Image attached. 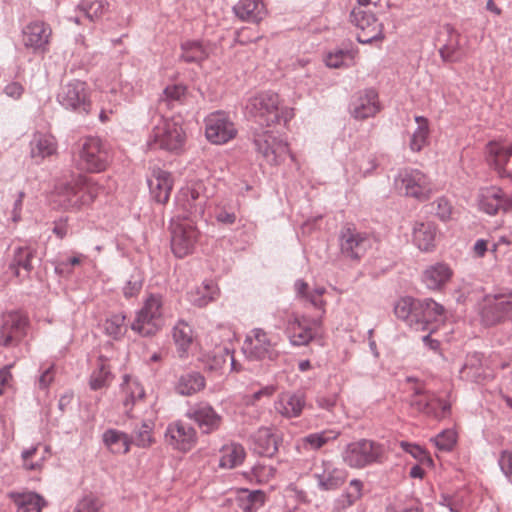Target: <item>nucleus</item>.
I'll list each match as a JSON object with an SVG mask.
<instances>
[{
  "label": "nucleus",
  "mask_w": 512,
  "mask_h": 512,
  "mask_svg": "<svg viewBox=\"0 0 512 512\" xmlns=\"http://www.w3.org/2000/svg\"><path fill=\"white\" fill-rule=\"evenodd\" d=\"M100 187L91 178L78 176L70 182H58L51 194L52 203L65 210H77L90 205Z\"/></svg>",
  "instance_id": "f257e3e1"
},
{
  "label": "nucleus",
  "mask_w": 512,
  "mask_h": 512,
  "mask_svg": "<svg viewBox=\"0 0 512 512\" xmlns=\"http://www.w3.org/2000/svg\"><path fill=\"white\" fill-rule=\"evenodd\" d=\"M75 166L88 173H100L112 161L110 146L98 137L88 136L79 139L73 146Z\"/></svg>",
  "instance_id": "f03ea898"
},
{
  "label": "nucleus",
  "mask_w": 512,
  "mask_h": 512,
  "mask_svg": "<svg viewBox=\"0 0 512 512\" xmlns=\"http://www.w3.org/2000/svg\"><path fill=\"white\" fill-rule=\"evenodd\" d=\"M247 113L258 119L261 126H286L294 117L292 108H281L279 95L273 91H265L249 99Z\"/></svg>",
  "instance_id": "7ed1b4c3"
},
{
  "label": "nucleus",
  "mask_w": 512,
  "mask_h": 512,
  "mask_svg": "<svg viewBox=\"0 0 512 512\" xmlns=\"http://www.w3.org/2000/svg\"><path fill=\"white\" fill-rule=\"evenodd\" d=\"M343 462L350 468L362 469L373 464L383 463L385 449L382 444L360 439L345 446L341 453Z\"/></svg>",
  "instance_id": "20e7f679"
},
{
  "label": "nucleus",
  "mask_w": 512,
  "mask_h": 512,
  "mask_svg": "<svg viewBox=\"0 0 512 512\" xmlns=\"http://www.w3.org/2000/svg\"><path fill=\"white\" fill-rule=\"evenodd\" d=\"M163 297L160 294H150L141 309L136 313L130 327L141 336H152L162 327Z\"/></svg>",
  "instance_id": "39448f33"
},
{
  "label": "nucleus",
  "mask_w": 512,
  "mask_h": 512,
  "mask_svg": "<svg viewBox=\"0 0 512 512\" xmlns=\"http://www.w3.org/2000/svg\"><path fill=\"white\" fill-rule=\"evenodd\" d=\"M480 318L489 327L512 321V291L485 295L481 303Z\"/></svg>",
  "instance_id": "423d86ee"
},
{
  "label": "nucleus",
  "mask_w": 512,
  "mask_h": 512,
  "mask_svg": "<svg viewBox=\"0 0 512 512\" xmlns=\"http://www.w3.org/2000/svg\"><path fill=\"white\" fill-rule=\"evenodd\" d=\"M410 406L415 411L435 420H442L451 413V404L440 398L435 392L418 383L413 390Z\"/></svg>",
  "instance_id": "0eeeda50"
},
{
  "label": "nucleus",
  "mask_w": 512,
  "mask_h": 512,
  "mask_svg": "<svg viewBox=\"0 0 512 512\" xmlns=\"http://www.w3.org/2000/svg\"><path fill=\"white\" fill-rule=\"evenodd\" d=\"M338 242L341 255L352 261H360L372 247L371 236L349 223L341 228Z\"/></svg>",
  "instance_id": "6e6552de"
},
{
  "label": "nucleus",
  "mask_w": 512,
  "mask_h": 512,
  "mask_svg": "<svg viewBox=\"0 0 512 512\" xmlns=\"http://www.w3.org/2000/svg\"><path fill=\"white\" fill-rule=\"evenodd\" d=\"M349 19L357 29L356 38L359 43L371 44L384 40L383 23L377 19L374 13L362 7H354L350 12Z\"/></svg>",
  "instance_id": "1a4fd4ad"
},
{
  "label": "nucleus",
  "mask_w": 512,
  "mask_h": 512,
  "mask_svg": "<svg viewBox=\"0 0 512 512\" xmlns=\"http://www.w3.org/2000/svg\"><path fill=\"white\" fill-rule=\"evenodd\" d=\"M286 334L291 345L306 346L322 334V317L292 315L287 321Z\"/></svg>",
  "instance_id": "9d476101"
},
{
  "label": "nucleus",
  "mask_w": 512,
  "mask_h": 512,
  "mask_svg": "<svg viewBox=\"0 0 512 512\" xmlns=\"http://www.w3.org/2000/svg\"><path fill=\"white\" fill-rule=\"evenodd\" d=\"M59 104L67 110L80 114H89L92 103L86 82L71 80L60 88L57 95Z\"/></svg>",
  "instance_id": "9b49d317"
},
{
  "label": "nucleus",
  "mask_w": 512,
  "mask_h": 512,
  "mask_svg": "<svg viewBox=\"0 0 512 512\" xmlns=\"http://www.w3.org/2000/svg\"><path fill=\"white\" fill-rule=\"evenodd\" d=\"M207 196L201 192V185L182 187L176 195L175 204L183 221H195L203 217Z\"/></svg>",
  "instance_id": "f8f14e48"
},
{
  "label": "nucleus",
  "mask_w": 512,
  "mask_h": 512,
  "mask_svg": "<svg viewBox=\"0 0 512 512\" xmlns=\"http://www.w3.org/2000/svg\"><path fill=\"white\" fill-rule=\"evenodd\" d=\"M477 202L479 210L491 216L512 211V195L498 186L481 188Z\"/></svg>",
  "instance_id": "ddd939ff"
},
{
  "label": "nucleus",
  "mask_w": 512,
  "mask_h": 512,
  "mask_svg": "<svg viewBox=\"0 0 512 512\" xmlns=\"http://www.w3.org/2000/svg\"><path fill=\"white\" fill-rule=\"evenodd\" d=\"M199 231L192 221L172 222L171 249L178 258L191 254L198 240Z\"/></svg>",
  "instance_id": "4468645a"
},
{
  "label": "nucleus",
  "mask_w": 512,
  "mask_h": 512,
  "mask_svg": "<svg viewBox=\"0 0 512 512\" xmlns=\"http://www.w3.org/2000/svg\"><path fill=\"white\" fill-rule=\"evenodd\" d=\"M242 351L245 357L251 361L269 359L275 360L278 352L274 349L267 333L260 329H253L243 342Z\"/></svg>",
  "instance_id": "2eb2a0df"
},
{
  "label": "nucleus",
  "mask_w": 512,
  "mask_h": 512,
  "mask_svg": "<svg viewBox=\"0 0 512 512\" xmlns=\"http://www.w3.org/2000/svg\"><path fill=\"white\" fill-rule=\"evenodd\" d=\"M404 190L406 196L420 201L427 200L431 194V183L426 174L418 169H405L399 173L396 184Z\"/></svg>",
  "instance_id": "dca6fc26"
},
{
  "label": "nucleus",
  "mask_w": 512,
  "mask_h": 512,
  "mask_svg": "<svg viewBox=\"0 0 512 512\" xmlns=\"http://www.w3.org/2000/svg\"><path fill=\"white\" fill-rule=\"evenodd\" d=\"M461 34L450 24L443 25L437 32L436 44L439 45V54L445 62H458L464 56V49L460 43Z\"/></svg>",
  "instance_id": "f3484780"
},
{
  "label": "nucleus",
  "mask_w": 512,
  "mask_h": 512,
  "mask_svg": "<svg viewBox=\"0 0 512 512\" xmlns=\"http://www.w3.org/2000/svg\"><path fill=\"white\" fill-rule=\"evenodd\" d=\"M185 416L194 421L204 434L217 431L222 424V416L208 402H197L191 405Z\"/></svg>",
  "instance_id": "a211bd4d"
},
{
  "label": "nucleus",
  "mask_w": 512,
  "mask_h": 512,
  "mask_svg": "<svg viewBox=\"0 0 512 512\" xmlns=\"http://www.w3.org/2000/svg\"><path fill=\"white\" fill-rule=\"evenodd\" d=\"M165 440L174 449L187 452L195 446L197 432L191 425L178 420L167 426Z\"/></svg>",
  "instance_id": "6ab92c4d"
},
{
  "label": "nucleus",
  "mask_w": 512,
  "mask_h": 512,
  "mask_svg": "<svg viewBox=\"0 0 512 512\" xmlns=\"http://www.w3.org/2000/svg\"><path fill=\"white\" fill-rule=\"evenodd\" d=\"M254 144L259 153L271 163H277V158L289 153L287 142L275 135V130H260L254 136Z\"/></svg>",
  "instance_id": "aec40b11"
},
{
  "label": "nucleus",
  "mask_w": 512,
  "mask_h": 512,
  "mask_svg": "<svg viewBox=\"0 0 512 512\" xmlns=\"http://www.w3.org/2000/svg\"><path fill=\"white\" fill-rule=\"evenodd\" d=\"M445 308L431 298L418 299L416 302V319L414 330H429V325L444 321Z\"/></svg>",
  "instance_id": "412c9836"
},
{
  "label": "nucleus",
  "mask_w": 512,
  "mask_h": 512,
  "mask_svg": "<svg viewBox=\"0 0 512 512\" xmlns=\"http://www.w3.org/2000/svg\"><path fill=\"white\" fill-rule=\"evenodd\" d=\"M27 319L17 312L3 315L0 327V345L8 347L19 342L25 335Z\"/></svg>",
  "instance_id": "4be33fe9"
},
{
  "label": "nucleus",
  "mask_w": 512,
  "mask_h": 512,
  "mask_svg": "<svg viewBox=\"0 0 512 512\" xmlns=\"http://www.w3.org/2000/svg\"><path fill=\"white\" fill-rule=\"evenodd\" d=\"M460 376L466 381L483 383L493 377L492 370L484 360V355L473 352L466 356L465 363L460 370Z\"/></svg>",
  "instance_id": "5701e85b"
},
{
  "label": "nucleus",
  "mask_w": 512,
  "mask_h": 512,
  "mask_svg": "<svg viewBox=\"0 0 512 512\" xmlns=\"http://www.w3.org/2000/svg\"><path fill=\"white\" fill-rule=\"evenodd\" d=\"M51 28L42 21H33L23 29V44L34 52H44L49 43Z\"/></svg>",
  "instance_id": "b1692460"
},
{
  "label": "nucleus",
  "mask_w": 512,
  "mask_h": 512,
  "mask_svg": "<svg viewBox=\"0 0 512 512\" xmlns=\"http://www.w3.org/2000/svg\"><path fill=\"white\" fill-rule=\"evenodd\" d=\"M147 183L152 199L160 204L168 202L173 188V178L170 172L153 168Z\"/></svg>",
  "instance_id": "393cba45"
},
{
  "label": "nucleus",
  "mask_w": 512,
  "mask_h": 512,
  "mask_svg": "<svg viewBox=\"0 0 512 512\" xmlns=\"http://www.w3.org/2000/svg\"><path fill=\"white\" fill-rule=\"evenodd\" d=\"M489 159L501 178H512V144L490 142Z\"/></svg>",
  "instance_id": "a878e982"
},
{
  "label": "nucleus",
  "mask_w": 512,
  "mask_h": 512,
  "mask_svg": "<svg viewBox=\"0 0 512 512\" xmlns=\"http://www.w3.org/2000/svg\"><path fill=\"white\" fill-rule=\"evenodd\" d=\"M314 478L317 486L322 491H331L340 488L347 478V472L338 468L328 460L322 461V471L316 472Z\"/></svg>",
  "instance_id": "bb28decb"
},
{
  "label": "nucleus",
  "mask_w": 512,
  "mask_h": 512,
  "mask_svg": "<svg viewBox=\"0 0 512 512\" xmlns=\"http://www.w3.org/2000/svg\"><path fill=\"white\" fill-rule=\"evenodd\" d=\"M380 110L378 93L370 88L361 92L351 105V114L356 119L374 116Z\"/></svg>",
  "instance_id": "cd10ccee"
},
{
  "label": "nucleus",
  "mask_w": 512,
  "mask_h": 512,
  "mask_svg": "<svg viewBox=\"0 0 512 512\" xmlns=\"http://www.w3.org/2000/svg\"><path fill=\"white\" fill-rule=\"evenodd\" d=\"M36 257V250L29 246L14 249L13 259L9 264V270L18 278H28L33 270L32 260Z\"/></svg>",
  "instance_id": "c85d7f7f"
},
{
  "label": "nucleus",
  "mask_w": 512,
  "mask_h": 512,
  "mask_svg": "<svg viewBox=\"0 0 512 512\" xmlns=\"http://www.w3.org/2000/svg\"><path fill=\"white\" fill-rule=\"evenodd\" d=\"M305 405L304 393H283L275 402V410L285 418H297L301 415Z\"/></svg>",
  "instance_id": "c756f323"
},
{
  "label": "nucleus",
  "mask_w": 512,
  "mask_h": 512,
  "mask_svg": "<svg viewBox=\"0 0 512 512\" xmlns=\"http://www.w3.org/2000/svg\"><path fill=\"white\" fill-rule=\"evenodd\" d=\"M453 271L450 266L443 262H438L428 266L422 275V281L430 290L442 289L452 278Z\"/></svg>",
  "instance_id": "7c9ffc66"
},
{
  "label": "nucleus",
  "mask_w": 512,
  "mask_h": 512,
  "mask_svg": "<svg viewBox=\"0 0 512 512\" xmlns=\"http://www.w3.org/2000/svg\"><path fill=\"white\" fill-rule=\"evenodd\" d=\"M413 243L424 252L435 248L437 226L433 222H415L412 232Z\"/></svg>",
  "instance_id": "2f4dec72"
},
{
  "label": "nucleus",
  "mask_w": 512,
  "mask_h": 512,
  "mask_svg": "<svg viewBox=\"0 0 512 512\" xmlns=\"http://www.w3.org/2000/svg\"><path fill=\"white\" fill-rule=\"evenodd\" d=\"M235 15L242 21L259 23L267 14L265 5L260 0H240L233 7Z\"/></svg>",
  "instance_id": "473e14b6"
},
{
  "label": "nucleus",
  "mask_w": 512,
  "mask_h": 512,
  "mask_svg": "<svg viewBox=\"0 0 512 512\" xmlns=\"http://www.w3.org/2000/svg\"><path fill=\"white\" fill-rule=\"evenodd\" d=\"M252 449L264 457H272L278 451V437L269 428H260L252 437Z\"/></svg>",
  "instance_id": "72a5a7b5"
},
{
  "label": "nucleus",
  "mask_w": 512,
  "mask_h": 512,
  "mask_svg": "<svg viewBox=\"0 0 512 512\" xmlns=\"http://www.w3.org/2000/svg\"><path fill=\"white\" fill-rule=\"evenodd\" d=\"M294 289L297 298L308 302L315 309L321 310L322 313H325L326 301L323 299V295L326 292L325 287L318 286L314 289H310L307 282L302 279H298L294 284Z\"/></svg>",
  "instance_id": "f704fd0d"
},
{
  "label": "nucleus",
  "mask_w": 512,
  "mask_h": 512,
  "mask_svg": "<svg viewBox=\"0 0 512 512\" xmlns=\"http://www.w3.org/2000/svg\"><path fill=\"white\" fill-rule=\"evenodd\" d=\"M30 145L33 158L39 157L44 159L57 151V141L47 130H37Z\"/></svg>",
  "instance_id": "c9c22d12"
},
{
  "label": "nucleus",
  "mask_w": 512,
  "mask_h": 512,
  "mask_svg": "<svg viewBox=\"0 0 512 512\" xmlns=\"http://www.w3.org/2000/svg\"><path fill=\"white\" fill-rule=\"evenodd\" d=\"M40 443L24 449L21 452L22 466L27 471H39L51 454L49 446H44L43 451L39 453Z\"/></svg>",
  "instance_id": "e433bc0d"
},
{
  "label": "nucleus",
  "mask_w": 512,
  "mask_h": 512,
  "mask_svg": "<svg viewBox=\"0 0 512 512\" xmlns=\"http://www.w3.org/2000/svg\"><path fill=\"white\" fill-rule=\"evenodd\" d=\"M10 498L18 507L19 512H41L47 506V501L36 492H12L10 493Z\"/></svg>",
  "instance_id": "4c0bfd02"
},
{
  "label": "nucleus",
  "mask_w": 512,
  "mask_h": 512,
  "mask_svg": "<svg viewBox=\"0 0 512 512\" xmlns=\"http://www.w3.org/2000/svg\"><path fill=\"white\" fill-rule=\"evenodd\" d=\"M204 376L196 371L182 374L175 386L177 393L183 396H191L205 388Z\"/></svg>",
  "instance_id": "58836bf2"
},
{
  "label": "nucleus",
  "mask_w": 512,
  "mask_h": 512,
  "mask_svg": "<svg viewBox=\"0 0 512 512\" xmlns=\"http://www.w3.org/2000/svg\"><path fill=\"white\" fill-rule=\"evenodd\" d=\"M185 137L184 130H158L152 145L168 151H177L182 148Z\"/></svg>",
  "instance_id": "ea45409f"
},
{
  "label": "nucleus",
  "mask_w": 512,
  "mask_h": 512,
  "mask_svg": "<svg viewBox=\"0 0 512 512\" xmlns=\"http://www.w3.org/2000/svg\"><path fill=\"white\" fill-rule=\"evenodd\" d=\"M102 440L105 446L114 454H126L130 450L131 439L125 432L112 428L107 429L102 435Z\"/></svg>",
  "instance_id": "a19ab883"
},
{
  "label": "nucleus",
  "mask_w": 512,
  "mask_h": 512,
  "mask_svg": "<svg viewBox=\"0 0 512 512\" xmlns=\"http://www.w3.org/2000/svg\"><path fill=\"white\" fill-rule=\"evenodd\" d=\"M173 340L177 347L178 356L186 358L193 343L192 327L183 320L178 321L173 328Z\"/></svg>",
  "instance_id": "79ce46f5"
},
{
  "label": "nucleus",
  "mask_w": 512,
  "mask_h": 512,
  "mask_svg": "<svg viewBox=\"0 0 512 512\" xmlns=\"http://www.w3.org/2000/svg\"><path fill=\"white\" fill-rule=\"evenodd\" d=\"M363 482L359 479H353L349 483L348 489L340 494L333 503V510L341 512L354 505L362 497Z\"/></svg>",
  "instance_id": "37998d69"
},
{
  "label": "nucleus",
  "mask_w": 512,
  "mask_h": 512,
  "mask_svg": "<svg viewBox=\"0 0 512 512\" xmlns=\"http://www.w3.org/2000/svg\"><path fill=\"white\" fill-rule=\"evenodd\" d=\"M340 436L339 431L327 429L320 432L310 433L302 437L299 446L304 450L317 451L327 445L329 442L336 440Z\"/></svg>",
  "instance_id": "c03bdc74"
},
{
  "label": "nucleus",
  "mask_w": 512,
  "mask_h": 512,
  "mask_svg": "<svg viewBox=\"0 0 512 512\" xmlns=\"http://www.w3.org/2000/svg\"><path fill=\"white\" fill-rule=\"evenodd\" d=\"M112 379L113 375L108 365V359L100 355L96 367L90 375L89 386L92 390H99L108 387Z\"/></svg>",
  "instance_id": "a18cd8bd"
},
{
  "label": "nucleus",
  "mask_w": 512,
  "mask_h": 512,
  "mask_svg": "<svg viewBox=\"0 0 512 512\" xmlns=\"http://www.w3.org/2000/svg\"><path fill=\"white\" fill-rule=\"evenodd\" d=\"M155 427L154 421L150 419L142 420L140 423H136L132 434L129 435L131 444L136 445L140 448H148L154 443L152 436Z\"/></svg>",
  "instance_id": "49530a36"
},
{
  "label": "nucleus",
  "mask_w": 512,
  "mask_h": 512,
  "mask_svg": "<svg viewBox=\"0 0 512 512\" xmlns=\"http://www.w3.org/2000/svg\"><path fill=\"white\" fill-rule=\"evenodd\" d=\"M244 447L238 443H231L223 446L219 466L225 469H233L241 465L245 459Z\"/></svg>",
  "instance_id": "de8ad7c7"
},
{
  "label": "nucleus",
  "mask_w": 512,
  "mask_h": 512,
  "mask_svg": "<svg viewBox=\"0 0 512 512\" xmlns=\"http://www.w3.org/2000/svg\"><path fill=\"white\" fill-rule=\"evenodd\" d=\"M122 392L125 394L123 405L127 412L132 409L137 401L142 400L145 396V390L142 385L128 375L124 376Z\"/></svg>",
  "instance_id": "09e8293b"
},
{
  "label": "nucleus",
  "mask_w": 512,
  "mask_h": 512,
  "mask_svg": "<svg viewBox=\"0 0 512 512\" xmlns=\"http://www.w3.org/2000/svg\"><path fill=\"white\" fill-rule=\"evenodd\" d=\"M180 58L186 63H201L209 56L207 47L201 41H186L181 44Z\"/></svg>",
  "instance_id": "8fccbe9b"
},
{
  "label": "nucleus",
  "mask_w": 512,
  "mask_h": 512,
  "mask_svg": "<svg viewBox=\"0 0 512 512\" xmlns=\"http://www.w3.org/2000/svg\"><path fill=\"white\" fill-rule=\"evenodd\" d=\"M418 299L406 296L400 298L394 305L396 317L404 321L410 328L414 329L416 319V302Z\"/></svg>",
  "instance_id": "3c124183"
},
{
  "label": "nucleus",
  "mask_w": 512,
  "mask_h": 512,
  "mask_svg": "<svg viewBox=\"0 0 512 512\" xmlns=\"http://www.w3.org/2000/svg\"><path fill=\"white\" fill-rule=\"evenodd\" d=\"M218 293V289L213 281H205L202 286L189 292V301L197 306L204 307L213 301Z\"/></svg>",
  "instance_id": "603ef678"
},
{
  "label": "nucleus",
  "mask_w": 512,
  "mask_h": 512,
  "mask_svg": "<svg viewBox=\"0 0 512 512\" xmlns=\"http://www.w3.org/2000/svg\"><path fill=\"white\" fill-rule=\"evenodd\" d=\"M78 9L85 18L96 21L109 12L110 3L108 0H82Z\"/></svg>",
  "instance_id": "864d4df0"
},
{
  "label": "nucleus",
  "mask_w": 512,
  "mask_h": 512,
  "mask_svg": "<svg viewBox=\"0 0 512 512\" xmlns=\"http://www.w3.org/2000/svg\"><path fill=\"white\" fill-rule=\"evenodd\" d=\"M265 500L266 495L263 491L243 489L238 497V506L244 512H256L264 505Z\"/></svg>",
  "instance_id": "5fc2aeb1"
},
{
  "label": "nucleus",
  "mask_w": 512,
  "mask_h": 512,
  "mask_svg": "<svg viewBox=\"0 0 512 512\" xmlns=\"http://www.w3.org/2000/svg\"><path fill=\"white\" fill-rule=\"evenodd\" d=\"M128 324L123 313H116L106 319L104 330L106 334L115 340L121 339L127 332Z\"/></svg>",
  "instance_id": "6e6d98bb"
},
{
  "label": "nucleus",
  "mask_w": 512,
  "mask_h": 512,
  "mask_svg": "<svg viewBox=\"0 0 512 512\" xmlns=\"http://www.w3.org/2000/svg\"><path fill=\"white\" fill-rule=\"evenodd\" d=\"M232 125L230 114L222 110L214 111L205 118V128H228Z\"/></svg>",
  "instance_id": "4d7b16f0"
},
{
  "label": "nucleus",
  "mask_w": 512,
  "mask_h": 512,
  "mask_svg": "<svg viewBox=\"0 0 512 512\" xmlns=\"http://www.w3.org/2000/svg\"><path fill=\"white\" fill-rule=\"evenodd\" d=\"M85 258L83 254H76L75 256L68 257L56 262L55 272L60 276H68L73 273V267L80 265Z\"/></svg>",
  "instance_id": "13d9d810"
},
{
  "label": "nucleus",
  "mask_w": 512,
  "mask_h": 512,
  "mask_svg": "<svg viewBox=\"0 0 512 512\" xmlns=\"http://www.w3.org/2000/svg\"><path fill=\"white\" fill-rule=\"evenodd\" d=\"M435 215L443 222L449 221L452 217L453 206L451 202L445 197L437 198L431 204Z\"/></svg>",
  "instance_id": "bf43d9fd"
},
{
  "label": "nucleus",
  "mask_w": 512,
  "mask_h": 512,
  "mask_svg": "<svg viewBox=\"0 0 512 512\" xmlns=\"http://www.w3.org/2000/svg\"><path fill=\"white\" fill-rule=\"evenodd\" d=\"M186 86L183 84H173L168 85L163 90V95L160 97L159 101L162 102H173V101H181L186 94Z\"/></svg>",
  "instance_id": "052dcab7"
},
{
  "label": "nucleus",
  "mask_w": 512,
  "mask_h": 512,
  "mask_svg": "<svg viewBox=\"0 0 512 512\" xmlns=\"http://www.w3.org/2000/svg\"><path fill=\"white\" fill-rule=\"evenodd\" d=\"M237 130H205L206 139L212 144L221 145L236 137Z\"/></svg>",
  "instance_id": "680f3d73"
},
{
  "label": "nucleus",
  "mask_w": 512,
  "mask_h": 512,
  "mask_svg": "<svg viewBox=\"0 0 512 512\" xmlns=\"http://www.w3.org/2000/svg\"><path fill=\"white\" fill-rule=\"evenodd\" d=\"M143 278L139 272L133 273L129 280L126 282L123 287V294L125 298L129 299L135 297L139 294L142 289Z\"/></svg>",
  "instance_id": "e2e57ef3"
},
{
  "label": "nucleus",
  "mask_w": 512,
  "mask_h": 512,
  "mask_svg": "<svg viewBox=\"0 0 512 512\" xmlns=\"http://www.w3.org/2000/svg\"><path fill=\"white\" fill-rule=\"evenodd\" d=\"M101 507L102 503L98 498L88 495L78 501L74 512H100Z\"/></svg>",
  "instance_id": "0e129e2a"
},
{
  "label": "nucleus",
  "mask_w": 512,
  "mask_h": 512,
  "mask_svg": "<svg viewBox=\"0 0 512 512\" xmlns=\"http://www.w3.org/2000/svg\"><path fill=\"white\" fill-rule=\"evenodd\" d=\"M434 442L439 450L450 451L456 443V435L452 430H445L435 437Z\"/></svg>",
  "instance_id": "69168bd1"
},
{
  "label": "nucleus",
  "mask_w": 512,
  "mask_h": 512,
  "mask_svg": "<svg viewBox=\"0 0 512 512\" xmlns=\"http://www.w3.org/2000/svg\"><path fill=\"white\" fill-rule=\"evenodd\" d=\"M430 130H415L410 137V148L414 152H419L428 144Z\"/></svg>",
  "instance_id": "338daca9"
},
{
  "label": "nucleus",
  "mask_w": 512,
  "mask_h": 512,
  "mask_svg": "<svg viewBox=\"0 0 512 512\" xmlns=\"http://www.w3.org/2000/svg\"><path fill=\"white\" fill-rule=\"evenodd\" d=\"M498 462L501 471L505 474L509 482L512 484V452L503 451L500 455Z\"/></svg>",
  "instance_id": "774afa93"
}]
</instances>
